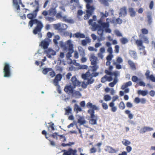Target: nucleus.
I'll return each instance as SVG.
<instances>
[{
    "label": "nucleus",
    "mask_w": 155,
    "mask_h": 155,
    "mask_svg": "<svg viewBox=\"0 0 155 155\" xmlns=\"http://www.w3.org/2000/svg\"><path fill=\"white\" fill-rule=\"evenodd\" d=\"M102 18H100V19L98 20L97 22L100 26L101 28L102 27L103 28H109V23L108 22H103Z\"/></svg>",
    "instance_id": "dca6fc26"
},
{
    "label": "nucleus",
    "mask_w": 155,
    "mask_h": 155,
    "mask_svg": "<svg viewBox=\"0 0 155 155\" xmlns=\"http://www.w3.org/2000/svg\"><path fill=\"white\" fill-rule=\"evenodd\" d=\"M118 97L117 96H114L113 97L112 102L110 103L109 104V106L111 107V110L113 112H115L117 110V107L114 106V102L118 99Z\"/></svg>",
    "instance_id": "9d476101"
},
{
    "label": "nucleus",
    "mask_w": 155,
    "mask_h": 155,
    "mask_svg": "<svg viewBox=\"0 0 155 155\" xmlns=\"http://www.w3.org/2000/svg\"><path fill=\"white\" fill-rule=\"evenodd\" d=\"M120 41L122 44H125L128 42V39L125 38H122L120 39Z\"/></svg>",
    "instance_id": "79ce46f5"
},
{
    "label": "nucleus",
    "mask_w": 155,
    "mask_h": 155,
    "mask_svg": "<svg viewBox=\"0 0 155 155\" xmlns=\"http://www.w3.org/2000/svg\"><path fill=\"white\" fill-rule=\"evenodd\" d=\"M154 5L153 2L152 1L150 2V3L149 4V8L150 9H152L153 8Z\"/></svg>",
    "instance_id": "338daca9"
},
{
    "label": "nucleus",
    "mask_w": 155,
    "mask_h": 155,
    "mask_svg": "<svg viewBox=\"0 0 155 155\" xmlns=\"http://www.w3.org/2000/svg\"><path fill=\"white\" fill-rule=\"evenodd\" d=\"M99 74L98 72H90L88 70L85 74H83L82 75V77L84 80H87V83L88 84H91L93 83L94 80L92 79V78L94 77H96Z\"/></svg>",
    "instance_id": "20e7f679"
},
{
    "label": "nucleus",
    "mask_w": 155,
    "mask_h": 155,
    "mask_svg": "<svg viewBox=\"0 0 155 155\" xmlns=\"http://www.w3.org/2000/svg\"><path fill=\"white\" fill-rule=\"evenodd\" d=\"M34 24H36V26L33 30V34L35 35L38 34V36L41 38L42 37V34L41 32L43 27L42 23L37 19L30 20L28 22V25L31 27H32Z\"/></svg>",
    "instance_id": "f03ea898"
},
{
    "label": "nucleus",
    "mask_w": 155,
    "mask_h": 155,
    "mask_svg": "<svg viewBox=\"0 0 155 155\" xmlns=\"http://www.w3.org/2000/svg\"><path fill=\"white\" fill-rule=\"evenodd\" d=\"M138 94H141L143 96H145L147 94V91H141L139 90L138 91Z\"/></svg>",
    "instance_id": "4c0bfd02"
},
{
    "label": "nucleus",
    "mask_w": 155,
    "mask_h": 155,
    "mask_svg": "<svg viewBox=\"0 0 155 155\" xmlns=\"http://www.w3.org/2000/svg\"><path fill=\"white\" fill-rule=\"evenodd\" d=\"M139 79L138 78L135 76H132V80L134 82H136Z\"/></svg>",
    "instance_id": "4d7b16f0"
},
{
    "label": "nucleus",
    "mask_w": 155,
    "mask_h": 155,
    "mask_svg": "<svg viewBox=\"0 0 155 155\" xmlns=\"http://www.w3.org/2000/svg\"><path fill=\"white\" fill-rule=\"evenodd\" d=\"M53 26L55 29L62 31V28H61V25L60 23L54 24L53 25Z\"/></svg>",
    "instance_id": "7c9ffc66"
},
{
    "label": "nucleus",
    "mask_w": 155,
    "mask_h": 155,
    "mask_svg": "<svg viewBox=\"0 0 155 155\" xmlns=\"http://www.w3.org/2000/svg\"><path fill=\"white\" fill-rule=\"evenodd\" d=\"M152 68L155 69V58L153 59L152 61V63L151 64Z\"/></svg>",
    "instance_id": "774afa93"
},
{
    "label": "nucleus",
    "mask_w": 155,
    "mask_h": 155,
    "mask_svg": "<svg viewBox=\"0 0 155 155\" xmlns=\"http://www.w3.org/2000/svg\"><path fill=\"white\" fill-rule=\"evenodd\" d=\"M128 63L132 69H136L135 64L132 61L129 60L128 61Z\"/></svg>",
    "instance_id": "f704fd0d"
},
{
    "label": "nucleus",
    "mask_w": 155,
    "mask_h": 155,
    "mask_svg": "<svg viewBox=\"0 0 155 155\" xmlns=\"http://www.w3.org/2000/svg\"><path fill=\"white\" fill-rule=\"evenodd\" d=\"M89 59L91 62V64L92 65L89 66L88 68L89 71L96 72L99 68V66L97 65L98 60L97 57H96L94 54H92L90 57Z\"/></svg>",
    "instance_id": "7ed1b4c3"
},
{
    "label": "nucleus",
    "mask_w": 155,
    "mask_h": 155,
    "mask_svg": "<svg viewBox=\"0 0 155 155\" xmlns=\"http://www.w3.org/2000/svg\"><path fill=\"white\" fill-rule=\"evenodd\" d=\"M141 31L143 34L142 35H147L148 33V31L147 29L146 28H142L141 30Z\"/></svg>",
    "instance_id": "09e8293b"
},
{
    "label": "nucleus",
    "mask_w": 155,
    "mask_h": 155,
    "mask_svg": "<svg viewBox=\"0 0 155 155\" xmlns=\"http://www.w3.org/2000/svg\"><path fill=\"white\" fill-rule=\"evenodd\" d=\"M130 55L133 57L134 59H136L137 57V54L135 51H129Z\"/></svg>",
    "instance_id": "473e14b6"
},
{
    "label": "nucleus",
    "mask_w": 155,
    "mask_h": 155,
    "mask_svg": "<svg viewBox=\"0 0 155 155\" xmlns=\"http://www.w3.org/2000/svg\"><path fill=\"white\" fill-rule=\"evenodd\" d=\"M58 134L57 133H53L51 136L54 138H55L56 140L58 139Z\"/></svg>",
    "instance_id": "052dcab7"
},
{
    "label": "nucleus",
    "mask_w": 155,
    "mask_h": 155,
    "mask_svg": "<svg viewBox=\"0 0 155 155\" xmlns=\"http://www.w3.org/2000/svg\"><path fill=\"white\" fill-rule=\"evenodd\" d=\"M91 25L93 28L94 29V30H96L98 28H101V26L97 24L95 22L93 23Z\"/></svg>",
    "instance_id": "58836bf2"
},
{
    "label": "nucleus",
    "mask_w": 155,
    "mask_h": 155,
    "mask_svg": "<svg viewBox=\"0 0 155 155\" xmlns=\"http://www.w3.org/2000/svg\"><path fill=\"white\" fill-rule=\"evenodd\" d=\"M119 108L121 110H124L125 109V106L124 102L121 101L118 105Z\"/></svg>",
    "instance_id": "ea45409f"
},
{
    "label": "nucleus",
    "mask_w": 155,
    "mask_h": 155,
    "mask_svg": "<svg viewBox=\"0 0 155 155\" xmlns=\"http://www.w3.org/2000/svg\"><path fill=\"white\" fill-rule=\"evenodd\" d=\"M115 52L117 53H118L119 52V46L118 45H116L115 46Z\"/></svg>",
    "instance_id": "680f3d73"
},
{
    "label": "nucleus",
    "mask_w": 155,
    "mask_h": 155,
    "mask_svg": "<svg viewBox=\"0 0 155 155\" xmlns=\"http://www.w3.org/2000/svg\"><path fill=\"white\" fill-rule=\"evenodd\" d=\"M102 106L104 110H107L108 108V105L106 103H103L102 104Z\"/></svg>",
    "instance_id": "e2e57ef3"
},
{
    "label": "nucleus",
    "mask_w": 155,
    "mask_h": 155,
    "mask_svg": "<svg viewBox=\"0 0 155 155\" xmlns=\"http://www.w3.org/2000/svg\"><path fill=\"white\" fill-rule=\"evenodd\" d=\"M13 4L15 6V7L18 10H20L19 5L22 4L21 0H13Z\"/></svg>",
    "instance_id": "aec40b11"
},
{
    "label": "nucleus",
    "mask_w": 155,
    "mask_h": 155,
    "mask_svg": "<svg viewBox=\"0 0 155 155\" xmlns=\"http://www.w3.org/2000/svg\"><path fill=\"white\" fill-rule=\"evenodd\" d=\"M62 31L65 30L68 27L67 25L65 24H63L62 25Z\"/></svg>",
    "instance_id": "0e129e2a"
},
{
    "label": "nucleus",
    "mask_w": 155,
    "mask_h": 155,
    "mask_svg": "<svg viewBox=\"0 0 155 155\" xmlns=\"http://www.w3.org/2000/svg\"><path fill=\"white\" fill-rule=\"evenodd\" d=\"M107 81V76L105 75L101 79V82L102 83H104Z\"/></svg>",
    "instance_id": "13d9d810"
},
{
    "label": "nucleus",
    "mask_w": 155,
    "mask_h": 155,
    "mask_svg": "<svg viewBox=\"0 0 155 155\" xmlns=\"http://www.w3.org/2000/svg\"><path fill=\"white\" fill-rule=\"evenodd\" d=\"M86 106L88 108H92V109L91 110H93L94 111V110H97L98 109L97 107L95 105H93L90 102L88 103Z\"/></svg>",
    "instance_id": "bb28decb"
},
{
    "label": "nucleus",
    "mask_w": 155,
    "mask_h": 155,
    "mask_svg": "<svg viewBox=\"0 0 155 155\" xmlns=\"http://www.w3.org/2000/svg\"><path fill=\"white\" fill-rule=\"evenodd\" d=\"M120 12L119 13V16H125L127 14V8L126 7L124 6L121 8L120 10Z\"/></svg>",
    "instance_id": "412c9836"
},
{
    "label": "nucleus",
    "mask_w": 155,
    "mask_h": 155,
    "mask_svg": "<svg viewBox=\"0 0 155 155\" xmlns=\"http://www.w3.org/2000/svg\"><path fill=\"white\" fill-rule=\"evenodd\" d=\"M105 72L107 75L114 76V79L113 82L109 83V85L110 87H113L117 83L118 81L117 77L118 74V72L117 71H115L113 72L109 71L107 70H106L105 71Z\"/></svg>",
    "instance_id": "39448f33"
},
{
    "label": "nucleus",
    "mask_w": 155,
    "mask_h": 155,
    "mask_svg": "<svg viewBox=\"0 0 155 155\" xmlns=\"http://www.w3.org/2000/svg\"><path fill=\"white\" fill-rule=\"evenodd\" d=\"M99 1L105 6H108L109 5L108 2L106 0H99Z\"/></svg>",
    "instance_id": "a18cd8bd"
},
{
    "label": "nucleus",
    "mask_w": 155,
    "mask_h": 155,
    "mask_svg": "<svg viewBox=\"0 0 155 155\" xmlns=\"http://www.w3.org/2000/svg\"><path fill=\"white\" fill-rule=\"evenodd\" d=\"M114 33L115 35L117 37H122V34L118 30H115L114 31Z\"/></svg>",
    "instance_id": "3c124183"
},
{
    "label": "nucleus",
    "mask_w": 155,
    "mask_h": 155,
    "mask_svg": "<svg viewBox=\"0 0 155 155\" xmlns=\"http://www.w3.org/2000/svg\"><path fill=\"white\" fill-rule=\"evenodd\" d=\"M122 142V144L125 146H128L130 144V142L126 139L124 140Z\"/></svg>",
    "instance_id": "37998d69"
},
{
    "label": "nucleus",
    "mask_w": 155,
    "mask_h": 155,
    "mask_svg": "<svg viewBox=\"0 0 155 155\" xmlns=\"http://www.w3.org/2000/svg\"><path fill=\"white\" fill-rule=\"evenodd\" d=\"M92 14H90L87 13L84 16V19L85 20H87L89 19L90 16H91Z\"/></svg>",
    "instance_id": "6e6d98bb"
},
{
    "label": "nucleus",
    "mask_w": 155,
    "mask_h": 155,
    "mask_svg": "<svg viewBox=\"0 0 155 155\" xmlns=\"http://www.w3.org/2000/svg\"><path fill=\"white\" fill-rule=\"evenodd\" d=\"M66 45L68 47V50L69 52L67 54L66 56L68 59H69L71 57V54L74 51L73 45L72 44L71 40H68L67 41Z\"/></svg>",
    "instance_id": "6e6552de"
},
{
    "label": "nucleus",
    "mask_w": 155,
    "mask_h": 155,
    "mask_svg": "<svg viewBox=\"0 0 155 155\" xmlns=\"http://www.w3.org/2000/svg\"><path fill=\"white\" fill-rule=\"evenodd\" d=\"M113 57V56L112 54H109L107 57L106 59L107 61H111Z\"/></svg>",
    "instance_id": "5fc2aeb1"
},
{
    "label": "nucleus",
    "mask_w": 155,
    "mask_h": 155,
    "mask_svg": "<svg viewBox=\"0 0 155 155\" xmlns=\"http://www.w3.org/2000/svg\"><path fill=\"white\" fill-rule=\"evenodd\" d=\"M78 122L79 123L80 125H83L85 124L86 121L82 117H80L78 120Z\"/></svg>",
    "instance_id": "c9c22d12"
},
{
    "label": "nucleus",
    "mask_w": 155,
    "mask_h": 155,
    "mask_svg": "<svg viewBox=\"0 0 155 155\" xmlns=\"http://www.w3.org/2000/svg\"><path fill=\"white\" fill-rule=\"evenodd\" d=\"M125 113L128 115L129 118L131 119L133 117V115L130 113V111L129 110H126L125 111Z\"/></svg>",
    "instance_id": "e433bc0d"
},
{
    "label": "nucleus",
    "mask_w": 155,
    "mask_h": 155,
    "mask_svg": "<svg viewBox=\"0 0 155 155\" xmlns=\"http://www.w3.org/2000/svg\"><path fill=\"white\" fill-rule=\"evenodd\" d=\"M74 110L76 111L77 113L78 111H81L82 109L77 104H75L74 105Z\"/></svg>",
    "instance_id": "72a5a7b5"
},
{
    "label": "nucleus",
    "mask_w": 155,
    "mask_h": 155,
    "mask_svg": "<svg viewBox=\"0 0 155 155\" xmlns=\"http://www.w3.org/2000/svg\"><path fill=\"white\" fill-rule=\"evenodd\" d=\"M4 76L5 77H9L11 75L10 66L9 63H5L3 68Z\"/></svg>",
    "instance_id": "1a4fd4ad"
},
{
    "label": "nucleus",
    "mask_w": 155,
    "mask_h": 155,
    "mask_svg": "<svg viewBox=\"0 0 155 155\" xmlns=\"http://www.w3.org/2000/svg\"><path fill=\"white\" fill-rule=\"evenodd\" d=\"M97 33L101 37H102L103 35L104 30L101 28H99L98 29Z\"/></svg>",
    "instance_id": "a19ab883"
},
{
    "label": "nucleus",
    "mask_w": 155,
    "mask_h": 155,
    "mask_svg": "<svg viewBox=\"0 0 155 155\" xmlns=\"http://www.w3.org/2000/svg\"><path fill=\"white\" fill-rule=\"evenodd\" d=\"M150 71L149 70H147L145 74L147 79L150 80L153 82H155V77L152 74L150 75Z\"/></svg>",
    "instance_id": "f3484780"
},
{
    "label": "nucleus",
    "mask_w": 155,
    "mask_h": 155,
    "mask_svg": "<svg viewBox=\"0 0 155 155\" xmlns=\"http://www.w3.org/2000/svg\"><path fill=\"white\" fill-rule=\"evenodd\" d=\"M79 52L81 56H84L85 55V53L84 50H79Z\"/></svg>",
    "instance_id": "bf43d9fd"
},
{
    "label": "nucleus",
    "mask_w": 155,
    "mask_h": 155,
    "mask_svg": "<svg viewBox=\"0 0 155 155\" xmlns=\"http://www.w3.org/2000/svg\"><path fill=\"white\" fill-rule=\"evenodd\" d=\"M91 42L90 40L88 38H87L86 40H83L81 41V45L83 46L86 45L87 44Z\"/></svg>",
    "instance_id": "2f4dec72"
},
{
    "label": "nucleus",
    "mask_w": 155,
    "mask_h": 155,
    "mask_svg": "<svg viewBox=\"0 0 155 155\" xmlns=\"http://www.w3.org/2000/svg\"><path fill=\"white\" fill-rule=\"evenodd\" d=\"M38 11L39 7L38 6L36 9L33 11V13H29L27 15V18L31 19V20H34L35 19H33L36 18L37 15V13Z\"/></svg>",
    "instance_id": "9b49d317"
},
{
    "label": "nucleus",
    "mask_w": 155,
    "mask_h": 155,
    "mask_svg": "<svg viewBox=\"0 0 155 155\" xmlns=\"http://www.w3.org/2000/svg\"><path fill=\"white\" fill-rule=\"evenodd\" d=\"M113 64L116 66V68L117 69H120L122 68L121 65L120 64H117L115 61H114L113 63Z\"/></svg>",
    "instance_id": "49530a36"
},
{
    "label": "nucleus",
    "mask_w": 155,
    "mask_h": 155,
    "mask_svg": "<svg viewBox=\"0 0 155 155\" xmlns=\"http://www.w3.org/2000/svg\"><path fill=\"white\" fill-rule=\"evenodd\" d=\"M132 85V83L130 81L124 84L121 86V89L124 90L129 86H130Z\"/></svg>",
    "instance_id": "c85d7f7f"
},
{
    "label": "nucleus",
    "mask_w": 155,
    "mask_h": 155,
    "mask_svg": "<svg viewBox=\"0 0 155 155\" xmlns=\"http://www.w3.org/2000/svg\"><path fill=\"white\" fill-rule=\"evenodd\" d=\"M128 12L131 17H134L136 15V12L133 8L132 7L129 8Z\"/></svg>",
    "instance_id": "cd10ccee"
},
{
    "label": "nucleus",
    "mask_w": 155,
    "mask_h": 155,
    "mask_svg": "<svg viewBox=\"0 0 155 155\" xmlns=\"http://www.w3.org/2000/svg\"><path fill=\"white\" fill-rule=\"evenodd\" d=\"M72 84L74 87L76 86H80L81 82L78 81L75 76H73L71 79Z\"/></svg>",
    "instance_id": "4468645a"
},
{
    "label": "nucleus",
    "mask_w": 155,
    "mask_h": 155,
    "mask_svg": "<svg viewBox=\"0 0 155 155\" xmlns=\"http://www.w3.org/2000/svg\"><path fill=\"white\" fill-rule=\"evenodd\" d=\"M64 110H65V115H68L72 113V109L70 106H68L66 108H64Z\"/></svg>",
    "instance_id": "4be33fe9"
},
{
    "label": "nucleus",
    "mask_w": 155,
    "mask_h": 155,
    "mask_svg": "<svg viewBox=\"0 0 155 155\" xmlns=\"http://www.w3.org/2000/svg\"><path fill=\"white\" fill-rule=\"evenodd\" d=\"M86 8L87 9L86 10L87 13L92 15L95 9L93 5H91L90 4H86Z\"/></svg>",
    "instance_id": "ddd939ff"
},
{
    "label": "nucleus",
    "mask_w": 155,
    "mask_h": 155,
    "mask_svg": "<svg viewBox=\"0 0 155 155\" xmlns=\"http://www.w3.org/2000/svg\"><path fill=\"white\" fill-rule=\"evenodd\" d=\"M62 78V75L60 74H58L56 75L55 78L53 80L55 86L58 85V82L61 80Z\"/></svg>",
    "instance_id": "2eb2a0df"
},
{
    "label": "nucleus",
    "mask_w": 155,
    "mask_h": 155,
    "mask_svg": "<svg viewBox=\"0 0 155 155\" xmlns=\"http://www.w3.org/2000/svg\"><path fill=\"white\" fill-rule=\"evenodd\" d=\"M123 62L122 58L120 57H118L117 58L116 61V62L117 64H120Z\"/></svg>",
    "instance_id": "8fccbe9b"
},
{
    "label": "nucleus",
    "mask_w": 155,
    "mask_h": 155,
    "mask_svg": "<svg viewBox=\"0 0 155 155\" xmlns=\"http://www.w3.org/2000/svg\"><path fill=\"white\" fill-rule=\"evenodd\" d=\"M63 155H76L77 150H73L71 148L68 149V150H64Z\"/></svg>",
    "instance_id": "f8f14e48"
},
{
    "label": "nucleus",
    "mask_w": 155,
    "mask_h": 155,
    "mask_svg": "<svg viewBox=\"0 0 155 155\" xmlns=\"http://www.w3.org/2000/svg\"><path fill=\"white\" fill-rule=\"evenodd\" d=\"M48 124H50L49 126L48 127V129H49V127H50L51 128V129L52 130H55V128L54 127V123H52V122H50V123H49Z\"/></svg>",
    "instance_id": "864d4df0"
},
{
    "label": "nucleus",
    "mask_w": 155,
    "mask_h": 155,
    "mask_svg": "<svg viewBox=\"0 0 155 155\" xmlns=\"http://www.w3.org/2000/svg\"><path fill=\"white\" fill-rule=\"evenodd\" d=\"M87 112L90 115V120L89 121L90 124L92 125L97 124L98 117L94 114V111L93 110H89Z\"/></svg>",
    "instance_id": "0eeeda50"
},
{
    "label": "nucleus",
    "mask_w": 155,
    "mask_h": 155,
    "mask_svg": "<svg viewBox=\"0 0 155 155\" xmlns=\"http://www.w3.org/2000/svg\"><path fill=\"white\" fill-rule=\"evenodd\" d=\"M135 44L138 47L140 54L143 55H146V51L145 50V47L143 45V41L141 40L137 39L135 41Z\"/></svg>",
    "instance_id": "423d86ee"
},
{
    "label": "nucleus",
    "mask_w": 155,
    "mask_h": 155,
    "mask_svg": "<svg viewBox=\"0 0 155 155\" xmlns=\"http://www.w3.org/2000/svg\"><path fill=\"white\" fill-rule=\"evenodd\" d=\"M75 37L77 38H84L85 36L84 34L81 33L80 32H77L74 34Z\"/></svg>",
    "instance_id": "c756f323"
},
{
    "label": "nucleus",
    "mask_w": 155,
    "mask_h": 155,
    "mask_svg": "<svg viewBox=\"0 0 155 155\" xmlns=\"http://www.w3.org/2000/svg\"><path fill=\"white\" fill-rule=\"evenodd\" d=\"M73 88L71 86H66L64 89V91L68 93L72 94L73 93Z\"/></svg>",
    "instance_id": "a878e982"
},
{
    "label": "nucleus",
    "mask_w": 155,
    "mask_h": 155,
    "mask_svg": "<svg viewBox=\"0 0 155 155\" xmlns=\"http://www.w3.org/2000/svg\"><path fill=\"white\" fill-rule=\"evenodd\" d=\"M105 151L109 153H114L117 152V150L109 146H106L105 149Z\"/></svg>",
    "instance_id": "5701e85b"
},
{
    "label": "nucleus",
    "mask_w": 155,
    "mask_h": 155,
    "mask_svg": "<svg viewBox=\"0 0 155 155\" xmlns=\"http://www.w3.org/2000/svg\"><path fill=\"white\" fill-rule=\"evenodd\" d=\"M139 37L141 39L140 40L143 41V43L144 42L147 44L149 43V41L148 38L147 36L140 34L139 35Z\"/></svg>",
    "instance_id": "a211bd4d"
},
{
    "label": "nucleus",
    "mask_w": 155,
    "mask_h": 155,
    "mask_svg": "<svg viewBox=\"0 0 155 155\" xmlns=\"http://www.w3.org/2000/svg\"><path fill=\"white\" fill-rule=\"evenodd\" d=\"M126 150L127 152L129 153L132 150V148L130 146H128L126 147Z\"/></svg>",
    "instance_id": "69168bd1"
},
{
    "label": "nucleus",
    "mask_w": 155,
    "mask_h": 155,
    "mask_svg": "<svg viewBox=\"0 0 155 155\" xmlns=\"http://www.w3.org/2000/svg\"><path fill=\"white\" fill-rule=\"evenodd\" d=\"M56 17L58 18H60L62 17V12H59L58 13H56L55 15Z\"/></svg>",
    "instance_id": "603ef678"
},
{
    "label": "nucleus",
    "mask_w": 155,
    "mask_h": 155,
    "mask_svg": "<svg viewBox=\"0 0 155 155\" xmlns=\"http://www.w3.org/2000/svg\"><path fill=\"white\" fill-rule=\"evenodd\" d=\"M104 99L105 101H108L110 100L111 97L109 95L107 94L104 96Z\"/></svg>",
    "instance_id": "de8ad7c7"
},
{
    "label": "nucleus",
    "mask_w": 155,
    "mask_h": 155,
    "mask_svg": "<svg viewBox=\"0 0 155 155\" xmlns=\"http://www.w3.org/2000/svg\"><path fill=\"white\" fill-rule=\"evenodd\" d=\"M153 129L152 127H148L145 126L143 127L140 130V133L143 134L147 131H150L153 130Z\"/></svg>",
    "instance_id": "6ab92c4d"
},
{
    "label": "nucleus",
    "mask_w": 155,
    "mask_h": 155,
    "mask_svg": "<svg viewBox=\"0 0 155 155\" xmlns=\"http://www.w3.org/2000/svg\"><path fill=\"white\" fill-rule=\"evenodd\" d=\"M52 69L51 68H44L43 71L42 73L44 74H46L49 71H52Z\"/></svg>",
    "instance_id": "c03bdc74"
},
{
    "label": "nucleus",
    "mask_w": 155,
    "mask_h": 155,
    "mask_svg": "<svg viewBox=\"0 0 155 155\" xmlns=\"http://www.w3.org/2000/svg\"><path fill=\"white\" fill-rule=\"evenodd\" d=\"M46 54L47 56L49 58H51V55H54L55 54V52L53 51V50L51 49H48L45 51Z\"/></svg>",
    "instance_id": "b1692460"
},
{
    "label": "nucleus",
    "mask_w": 155,
    "mask_h": 155,
    "mask_svg": "<svg viewBox=\"0 0 155 155\" xmlns=\"http://www.w3.org/2000/svg\"><path fill=\"white\" fill-rule=\"evenodd\" d=\"M40 45L44 49H45L48 48L49 45V42L44 40L41 42Z\"/></svg>",
    "instance_id": "393cba45"
},
{
    "label": "nucleus",
    "mask_w": 155,
    "mask_h": 155,
    "mask_svg": "<svg viewBox=\"0 0 155 155\" xmlns=\"http://www.w3.org/2000/svg\"><path fill=\"white\" fill-rule=\"evenodd\" d=\"M54 4L55 5L54 6L52 5L48 11L44 10L41 14L44 16L45 20L50 22H53L56 20L54 17L55 16L57 12L56 8L57 5Z\"/></svg>",
    "instance_id": "f257e3e1"
}]
</instances>
